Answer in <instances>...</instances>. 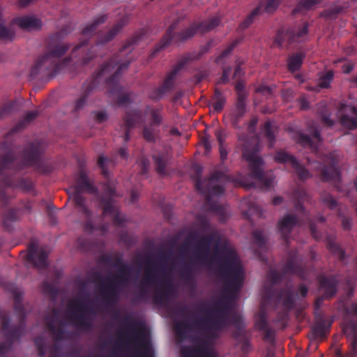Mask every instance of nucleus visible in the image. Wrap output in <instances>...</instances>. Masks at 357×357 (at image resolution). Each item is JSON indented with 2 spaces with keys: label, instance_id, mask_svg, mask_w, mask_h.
Instances as JSON below:
<instances>
[{
  "label": "nucleus",
  "instance_id": "nucleus-16",
  "mask_svg": "<svg viewBox=\"0 0 357 357\" xmlns=\"http://www.w3.org/2000/svg\"><path fill=\"white\" fill-rule=\"evenodd\" d=\"M282 303L287 311L295 307V294L291 286L278 290L273 287H266L261 293V306L265 309L268 306L275 307Z\"/></svg>",
  "mask_w": 357,
  "mask_h": 357
},
{
  "label": "nucleus",
  "instance_id": "nucleus-3",
  "mask_svg": "<svg viewBox=\"0 0 357 357\" xmlns=\"http://www.w3.org/2000/svg\"><path fill=\"white\" fill-rule=\"evenodd\" d=\"M0 155V199L7 204L9 197L6 190L8 188H20L28 191L32 188L29 179L20 177V172L26 167H34L37 171L47 174L52 169L46 164L42 156L45 150L43 144L35 140L28 142L22 151L21 159L15 153V150H3Z\"/></svg>",
  "mask_w": 357,
  "mask_h": 357
},
{
  "label": "nucleus",
  "instance_id": "nucleus-59",
  "mask_svg": "<svg viewBox=\"0 0 357 357\" xmlns=\"http://www.w3.org/2000/svg\"><path fill=\"white\" fill-rule=\"evenodd\" d=\"M18 220V211L15 208L8 210L4 214L3 223L7 226L8 222H15Z\"/></svg>",
  "mask_w": 357,
  "mask_h": 357
},
{
  "label": "nucleus",
  "instance_id": "nucleus-32",
  "mask_svg": "<svg viewBox=\"0 0 357 357\" xmlns=\"http://www.w3.org/2000/svg\"><path fill=\"white\" fill-rule=\"evenodd\" d=\"M296 141L298 144L304 148H308L312 152L315 153L318 151V144L322 140L320 130L314 128L312 132V135L304 134L302 132H298L295 135Z\"/></svg>",
  "mask_w": 357,
  "mask_h": 357
},
{
  "label": "nucleus",
  "instance_id": "nucleus-30",
  "mask_svg": "<svg viewBox=\"0 0 357 357\" xmlns=\"http://www.w3.org/2000/svg\"><path fill=\"white\" fill-rule=\"evenodd\" d=\"M47 252L39 248L36 243H31L29 246L26 259L38 268H46L48 266Z\"/></svg>",
  "mask_w": 357,
  "mask_h": 357
},
{
  "label": "nucleus",
  "instance_id": "nucleus-1",
  "mask_svg": "<svg viewBox=\"0 0 357 357\" xmlns=\"http://www.w3.org/2000/svg\"><path fill=\"white\" fill-rule=\"evenodd\" d=\"M106 20L107 15H102L86 26L82 33L83 40L73 49L70 56L63 62L59 61V59L67 52L70 45L58 41V34L52 36L46 52L36 59L32 66L30 78L40 81L48 80L59 73L62 67L70 61L79 66L90 63L96 56V48L112 41L127 24L128 17L123 16L107 32L99 33L96 44L90 46L89 38L95 33L98 26L105 23Z\"/></svg>",
  "mask_w": 357,
  "mask_h": 357
},
{
  "label": "nucleus",
  "instance_id": "nucleus-21",
  "mask_svg": "<svg viewBox=\"0 0 357 357\" xmlns=\"http://www.w3.org/2000/svg\"><path fill=\"white\" fill-rule=\"evenodd\" d=\"M110 70L111 66L109 64L102 66L97 73L93 74L84 83L80 96L75 101V112H79L84 108L91 91L98 87V84L102 82V78L105 77L107 73H109Z\"/></svg>",
  "mask_w": 357,
  "mask_h": 357
},
{
  "label": "nucleus",
  "instance_id": "nucleus-50",
  "mask_svg": "<svg viewBox=\"0 0 357 357\" xmlns=\"http://www.w3.org/2000/svg\"><path fill=\"white\" fill-rule=\"evenodd\" d=\"M142 136L146 142L151 143L155 142L157 137L155 126L144 125L142 130Z\"/></svg>",
  "mask_w": 357,
  "mask_h": 357
},
{
  "label": "nucleus",
  "instance_id": "nucleus-5",
  "mask_svg": "<svg viewBox=\"0 0 357 357\" xmlns=\"http://www.w3.org/2000/svg\"><path fill=\"white\" fill-rule=\"evenodd\" d=\"M121 323L125 327L118 331V348L129 351L132 347V357H153L144 324L129 315Z\"/></svg>",
  "mask_w": 357,
  "mask_h": 357
},
{
  "label": "nucleus",
  "instance_id": "nucleus-52",
  "mask_svg": "<svg viewBox=\"0 0 357 357\" xmlns=\"http://www.w3.org/2000/svg\"><path fill=\"white\" fill-rule=\"evenodd\" d=\"M347 8L345 6H335L329 9L324 10L321 16L328 19H335L337 16L344 11Z\"/></svg>",
  "mask_w": 357,
  "mask_h": 357
},
{
  "label": "nucleus",
  "instance_id": "nucleus-31",
  "mask_svg": "<svg viewBox=\"0 0 357 357\" xmlns=\"http://www.w3.org/2000/svg\"><path fill=\"white\" fill-rule=\"evenodd\" d=\"M301 219L296 215L287 214L278 224V229L284 241L287 244L293 229L301 225Z\"/></svg>",
  "mask_w": 357,
  "mask_h": 357
},
{
  "label": "nucleus",
  "instance_id": "nucleus-13",
  "mask_svg": "<svg viewBox=\"0 0 357 357\" xmlns=\"http://www.w3.org/2000/svg\"><path fill=\"white\" fill-rule=\"evenodd\" d=\"M282 273L272 269L268 271L267 280L270 284L264 285L262 292L266 287H273L274 289H276L275 285L281 282L283 275H296L302 280L306 279L307 275V263L297 249L289 250L287 252V261L282 268Z\"/></svg>",
  "mask_w": 357,
  "mask_h": 357
},
{
  "label": "nucleus",
  "instance_id": "nucleus-26",
  "mask_svg": "<svg viewBox=\"0 0 357 357\" xmlns=\"http://www.w3.org/2000/svg\"><path fill=\"white\" fill-rule=\"evenodd\" d=\"M61 310L53 307L50 312L45 316V321L47 329L56 340H62L65 338L66 330L63 323L59 321Z\"/></svg>",
  "mask_w": 357,
  "mask_h": 357
},
{
  "label": "nucleus",
  "instance_id": "nucleus-2",
  "mask_svg": "<svg viewBox=\"0 0 357 357\" xmlns=\"http://www.w3.org/2000/svg\"><path fill=\"white\" fill-rule=\"evenodd\" d=\"M106 20L107 15H102L86 26L82 33L83 40L73 49L70 56L63 62L59 61V59L67 52L70 45L58 41V34L52 36L46 52L36 59L32 66L30 78L40 81L48 80L59 73L62 67L70 61L79 66L90 63L96 56V48L112 41L127 24L128 17L123 16L107 32L99 33L96 44L90 46L89 38L95 33L98 26L105 23Z\"/></svg>",
  "mask_w": 357,
  "mask_h": 357
},
{
  "label": "nucleus",
  "instance_id": "nucleus-62",
  "mask_svg": "<svg viewBox=\"0 0 357 357\" xmlns=\"http://www.w3.org/2000/svg\"><path fill=\"white\" fill-rule=\"evenodd\" d=\"M252 236L255 244L259 248H263L266 245L265 238L261 231L255 230L252 232Z\"/></svg>",
  "mask_w": 357,
  "mask_h": 357
},
{
  "label": "nucleus",
  "instance_id": "nucleus-38",
  "mask_svg": "<svg viewBox=\"0 0 357 357\" xmlns=\"http://www.w3.org/2000/svg\"><path fill=\"white\" fill-rule=\"evenodd\" d=\"M247 99H236L234 107L231 112V123L236 128H239V123L244 116L247 108Z\"/></svg>",
  "mask_w": 357,
  "mask_h": 357
},
{
  "label": "nucleus",
  "instance_id": "nucleus-45",
  "mask_svg": "<svg viewBox=\"0 0 357 357\" xmlns=\"http://www.w3.org/2000/svg\"><path fill=\"white\" fill-rule=\"evenodd\" d=\"M233 325L236 327V331L234 333L236 338H239L241 336H245V324L241 315L234 314L230 319L229 318V326Z\"/></svg>",
  "mask_w": 357,
  "mask_h": 357
},
{
  "label": "nucleus",
  "instance_id": "nucleus-57",
  "mask_svg": "<svg viewBox=\"0 0 357 357\" xmlns=\"http://www.w3.org/2000/svg\"><path fill=\"white\" fill-rule=\"evenodd\" d=\"M234 88L236 93V99H248V93L245 91V84L242 81H238Z\"/></svg>",
  "mask_w": 357,
  "mask_h": 357
},
{
  "label": "nucleus",
  "instance_id": "nucleus-58",
  "mask_svg": "<svg viewBox=\"0 0 357 357\" xmlns=\"http://www.w3.org/2000/svg\"><path fill=\"white\" fill-rule=\"evenodd\" d=\"M35 344L38 351V357H46V344L44 338L37 337L35 340Z\"/></svg>",
  "mask_w": 357,
  "mask_h": 357
},
{
  "label": "nucleus",
  "instance_id": "nucleus-56",
  "mask_svg": "<svg viewBox=\"0 0 357 357\" xmlns=\"http://www.w3.org/2000/svg\"><path fill=\"white\" fill-rule=\"evenodd\" d=\"M137 163L140 168L139 174L142 176L147 175L150 167V161L149 158L142 155L137 159Z\"/></svg>",
  "mask_w": 357,
  "mask_h": 357
},
{
  "label": "nucleus",
  "instance_id": "nucleus-12",
  "mask_svg": "<svg viewBox=\"0 0 357 357\" xmlns=\"http://www.w3.org/2000/svg\"><path fill=\"white\" fill-rule=\"evenodd\" d=\"M131 266L124 263L113 277L107 278V284L101 283L100 293L106 307H114L119 301L121 294L128 286Z\"/></svg>",
  "mask_w": 357,
  "mask_h": 357
},
{
  "label": "nucleus",
  "instance_id": "nucleus-22",
  "mask_svg": "<svg viewBox=\"0 0 357 357\" xmlns=\"http://www.w3.org/2000/svg\"><path fill=\"white\" fill-rule=\"evenodd\" d=\"M324 160V162H314L312 164V168L318 172V176L320 180L326 181H339L340 172L337 167V161L335 158L329 155H326Z\"/></svg>",
  "mask_w": 357,
  "mask_h": 357
},
{
  "label": "nucleus",
  "instance_id": "nucleus-51",
  "mask_svg": "<svg viewBox=\"0 0 357 357\" xmlns=\"http://www.w3.org/2000/svg\"><path fill=\"white\" fill-rule=\"evenodd\" d=\"M263 132L264 136L269 142V147L272 148L275 142V137L271 123L267 121L264 124Z\"/></svg>",
  "mask_w": 357,
  "mask_h": 357
},
{
  "label": "nucleus",
  "instance_id": "nucleus-35",
  "mask_svg": "<svg viewBox=\"0 0 357 357\" xmlns=\"http://www.w3.org/2000/svg\"><path fill=\"white\" fill-rule=\"evenodd\" d=\"M153 295V301L157 305H164L174 292V286L172 279H164L162 284L160 285Z\"/></svg>",
  "mask_w": 357,
  "mask_h": 357
},
{
  "label": "nucleus",
  "instance_id": "nucleus-25",
  "mask_svg": "<svg viewBox=\"0 0 357 357\" xmlns=\"http://www.w3.org/2000/svg\"><path fill=\"white\" fill-rule=\"evenodd\" d=\"M39 113L37 110L28 112L22 119L20 120L5 135L4 141L1 144V150H15L13 144L15 134L21 132L26 126L33 121Z\"/></svg>",
  "mask_w": 357,
  "mask_h": 357
},
{
  "label": "nucleus",
  "instance_id": "nucleus-61",
  "mask_svg": "<svg viewBox=\"0 0 357 357\" xmlns=\"http://www.w3.org/2000/svg\"><path fill=\"white\" fill-rule=\"evenodd\" d=\"M239 40H234L216 59V62L220 63L221 60L227 56L238 44Z\"/></svg>",
  "mask_w": 357,
  "mask_h": 357
},
{
  "label": "nucleus",
  "instance_id": "nucleus-46",
  "mask_svg": "<svg viewBox=\"0 0 357 357\" xmlns=\"http://www.w3.org/2000/svg\"><path fill=\"white\" fill-rule=\"evenodd\" d=\"M334 78V73L333 70H328L322 74L318 80V87L321 89H328L331 87V84Z\"/></svg>",
  "mask_w": 357,
  "mask_h": 357
},
{
  "label": "nucleus",
  "instance_id": "nucleus-55",
  "mask_svg": "<svg viewBox=\"0 0 357 357\" xmlns=\"http://www.w3.org/2000/svg\"><path fill=\"white\" fill-rule=\"evenodd\" d=\"M321 202L331 210L335 209L337 206V200L330 193L324 192L321 195Z\"/></svg>",
  "mask_w": 357,
  "mask_h": 357
},
{
  "label": "nucleus",
  "instance_id": "nucleus-41",
  "mask_svg": "<svg viewBox=\"0 0 357 357\" xmlns=\"http://www.w3.org/2000/svg\"><path fill=\"white\" fill-rule=\"evenodd\" d=\"M162 107H153L151 105L146 107V112L150 116L149 125L151 126L160 127L163 121Z\"/></svg>",
  "mask_w": 357,
  "mask_h": 357
},
{
  "label": "nucleus",
  "instance_id": "nucleus-42",
  "mask_svg": "<svg viewBox=\"0 0 357 357\" xmlns=\"http://www.w3.org/2000/svg\"><path fill=\"white\" fill-rule=\"evenodd\" d=\"M305 58V54L302 52H296L289 55L287 59L288 70L291 73L299 70Z\"/></svg>",
  "mask_w": 357,
  "mask_h": 357
},
{
  "label": "nucleus",
  "instance_id": "nucleus-36",
  "mask_svg": "<svg viewBox=\"0 0 357 357\" xmlns=\"http://www.w3.org/2000/svg\"><path fill=\"white\" fill-rule=\"evenodd\" d=\"M13 22L20 29L25 31H37L40 29L43 26L41 20L34 15L16 17Z\"/></svg>",
  "mask_w": 357,
  "mask_h": 357
},
{
  "label": "nucleus",
  "instance_id": "nucleus-39",
  "mask_svg": "<svg viewBox=\"0 0 357 357\" xmlns=\"http://www.w3.org/2000/svg\"><path fill=\"white\" fill-rule=\"evenodd\" d=\"M331 325L323 317H319L312 328V335L316 340H323L329 332Z\"/></svg>",
  "mask_w": 357,
  "mask_h": 357
},
{
  "label": "nucleus",
  "instance_id": "nucleus-44",
  "mask_svg": "<svg viewBox=\"0 0 357 357\" xmlns=\"http://www.w3.org/2000/svg\"><path fill=\"white\" fill-rule=\"evenodd\" d=\"M327 249L333 254L337 255L342 262L345 259V252L342 249L340 245L336 243L335 238L331 235H328L326 238Z\"/></svg>",
  "mask_w": 357,
  "mask_h": 357
},
{
  "label": "nucleus",
  "instance_id": "nucleus-60",
  "mask_svg": "<svg viewBox=\"0 0 357 357\" xmlns=\"http://www.w3.org/2000/svg\"><path fill=\"white\" fill-rule=\"evenodd\" d=\"M15 106L14 102H8L0 107V119L8 116L13 112Z\"/></svg>",
  "mask_w": 357,
  "mask_h": 357
},
{
  "label": "nucleus",
  "instance_id": "nucleus-29",
  "mask_svg": "<svg viewBox=\"0 0 357 357\" xmlns=\"http://www.w3.org/2000/svg\"><path fill=\"white\" fill-rule=\"evenodd\" d=\"M145 120L142 112L139 109L127 111L123 118V122L121 125L124 130L123 138L125 142H128L130 139V130L137 125H144Z\"/></svg>",
  "mask_w": 357,
  "mask_h": 357
},
{
  "label": "nucleus",
  "instance_id": "nucleus-23",
  "mask_svg": "<svg viewBox=\"0 0 357 357\" xmlns=\"http://www.w3.org/2000/svg\"><path fill=\"white\" fill-rule=\"evenodd\" d=\"M293 197L295 200L294 206L296 211L301 213L302 218L304 219L303 221L306 220L308 222L309 229L312 237L316 241H319L321 238V234L317 230L314 220L310 219L309 213L303 206V202L309 199L306 190L302 188H296L293 192Z\"/></svg>",
  "mask_w": 357,
  "mask_h": 357
},
{
  "label": "nucleus",
  "instance_id": "nucleus-53",
  "mask_svg": "<svg viewBox=\"0 0 357 357\" xmlns=\"http://www.w3.org/2000/svg\"><path fill=\"white\" fill-rule=\"evenodd\" d=\"M191 60V57L189 55L182 56L177 64L168 73L171 77L176 79L178 72Z\"/></svg>",
  "mask_w": 357,
  "mask_h": 357
},
{
  "label": "nucleus",
  "instance_id": "nucleus-20",
  "mask_svg": "<svg viewBox=\"0 0 357 357\" xmlns=\"http://www.w3.org/2000/svg\"><path fill=\"white\" fill-rule=\"evenodd\" d=\"M116 196L115 188L110 181L104 183L103 195L100 199L104 215H109L113 217V222L115 225L120 226L124 222V218L121 216L119 209L115 205L114 197Z\"/></svg>",
  "mask_w": 357,
  "mask_h": 357
},
{
  "label": "nucleus",
  "instance_id": "nucleus-28",
  "mask_svg": "<svg viewBox=\"0 0 357 357\" xmlns=\"http://www.w3.org/2000/svg\"><path fill=\"white\" fill-rule=\"evenodd\" d=\"M280 2V0H266L265 3L263 1H260L257 6L240 24L239 29L244 30L248 28L264 11L268 13H273L278 7Z\"/></svg>",
  "mask_w": 357,
  "mask_h": 357
},
{
  "label": "nucleus",
  "instance_id": "nucleus-43",
  "mask_svg": "<svg viewBox=\"0 0 357 357\" xmlns=\"http://www.w3.org/2000/svg\"><path fill=\"white\" fill-rule=\"evenodd\" d=\"M181 354L182 357H213L212 352L202 347L195 349L183 347L181 349Z\"/></svg>",
  "mask_w": 357,
  "mask_h": 357
},
{
  "label": "nucleus",
  "instance_id": "nucleus-63",
  "mask_svg": "<svg viewBox=\"0 0 357 357\" xmlns=\"http://www.w3.org/2000/svg\"><path fill=\"white\" fill-rule=\"evenodd\" d=\"M181 275L187 282H190L193 280V271L191 267H185L181 272Z\"/></svg>",
  "mask_w": 357,
  "mask_h": 357
},
{
  "label": "nucleus",
  "instance_id": "nucleus-8",
  "mask_svg": "<svg viewBox=\"0 0 357 357\" xmlns=\"http://www.w3.org/2000/svg\"><path fill=\"white\" fill-rule=\"evenodd\" d=\"M222 250L225 256L222 259H219L218 270L225 281V295L222 300H227L231 304L242 287L243 270L234 249H230L227 245H223Z\"/></svg>",
  "mask_w": 357,
  "mask_h": 357
},
{
  "label": "nucleus",
  "instance_id": "nucleus-64",
  "mask_svg": "<svg viewBox=\"0 0 357 357\" xmlns=\"http://www.w3.org/2000/svg\"><path fill=\"white\" fill-rule=\"evenodd\" d=\"M356 346L357 340H352L350 344L349 351L344 354H340L339 357H356V356L357 355Z\"/></svg>",
  "mask_w": 357,
  "mask_h": 357
},
{
  "label": "nucleus",
  "instance_id": "nucleus-54",
  "mask_svg": "<svg viewBox=\"0 0 357 357\" xmlns=\"http://www.w3.org/2000/svg\"><path fill=\"white\" fill-rule=\"evenodd\" d=\"M340 123L347 129L354 130L357 128V117H350L344 114L340 118Z\"/></svg>",
  "mask_w": 357,
  "mask_h": 357
},
{
  "label": "nucleus",
  "instance_id": "nucleus-37",
  "mask_svg": "<svg viewBox=\"0 0 357 357\" xmlns=\"http://www.w3.org/2000/svg\"><path fill=\"white\" fill-rule=\"evenodd\" d=\"M175 80L176 79L167 74L162 84L151 91L149 94V98L153 101H158L162 99L165 94L173 89Z\"/></svg>",
  "mask_w": 357,
  "mask_h": 357
},
{
  "label": "nucleus",
  "instance_id": "nucleus-40",
  "mask_svg": "<svg viewBox=\"0 0 357 357\" xmlns=\"http://www.w3.org/2000/svg\"><path fill=\"white\" fill-rule=\"evenodd\" d=\"M153 160L155 164L156 172L160 176L167 174L166 167L168 165L169 157L167 153H158L153 155Z\"/></svg>",
  "mask_w": 357,
  "mask_h": 357
},
{
  "label": "nucleus",
  "instance_id": "nucleus-27",
  "mask_svg": "<svg viewBox=\"0 0 357 357\" xmlns=\"http://www.w3.org/2000/svg\"><path fill=\"white\" fill-rule=\"evenodd\" d=\"M274 158L278 163H289L301 181L307 180L312 176L309 171L298 162L294 156L283 150L278 151Z\"/></svg>",
  "mask_w": 357,
  "mask_h": 357
},
{
  "label": "nucleus",
  "instance_id": "nucleus-15",
  "mask_svg": "<svg viewBox=\"0 0 357 357\" xmlns=\"http://www.w3.org/2000/svg\"><path fill=\"white\" fill-rule=\"evenodd\" d=\"M73 191V198L75 208L82 214L85 219L90 218L91 214L86 206V199L82 196V193L89 192L96 194L98 192L97 188L89 181V178L84 169H80L76 178V183L70 189Z\"/></svg>",
  "mask_w": 357,
  "mask_h": 357
},
{
  "label": "nucleus",
  "instance_id": "nucleus-34",
  "mask_svg": "<svg viewBox=\"0 0 357 357\" xmlns=\"http://www.w3.org/2000/svg\"><path fill=\"white\" fill-rule=\"evenodd\" d=\"M319 288L326 299L334 297L337 291L338 281L335 275L321 276L319 278Z\"/></svg>",
  "mask_w": 357,
  "mask_h": 357
},
{
  "label": "nucleus",
  "instance_id": "nucleus-17",
  "mask_svg": "<svg viewBox=\"0 0 357 357\" xmlns=\"http://www.w3.org/2000/svg\"><path fill=\"white\" fill-rule=\"evenodd\" d=\"M258 147L254 146L252 149L244 148L243 156L248 162L250 176L251 178L259 181L266 188L271 186L273 181L272 173L264 172L262 169L263 159L257 155Z\"/></svg>",
  "mask_w": 357,
  "mask_h": 357
},
{
  "label": "nucleus",
  "instance_id": "nucleus-6",
  "mask_svg": "<svg viewBox=\"0 0 357 357\" xmlns=\"http://www.w3.org/2000/svg\"><path fill=\"white\" fill-rule=\"evenodd\" d=\"M121 323L125 327L118 331V348L129 351L132 347V357H153L144 324L129 315Z\"/></svg>",
  "mask_w": 357,
  "mask_h": 357
},
{
  "label": "nucleus",
  "instance_id": "nucleus-10",
  "mask_svg": "<svg viewBox=\"0 0 357 357\" xmlns=\"http://www.w3.org/2000/svg\"><path fill=\"white\" fill-rule=\"evenodd\" d=\"M14 296V308L19 317V324L10 327L9 314L0 310V324L4 333L6 342L0 344V356H3L11 348L15 341L19 340L25 329L26 310L22 304V294L16 288L11 289Z\"/></svg>",
  "mask_w": 357,
  "mask_h": 357
},
{
  "label": "nucleus",
  "instance_id": "nucleus-33",
  "mask_svg": "<svg viewBox=\"0 0 357 357\" xmlns=\"http://www.w3.org/2000/svg\"><path fill=\"white\" fill-rule=\"evenodd\" d=\"M256 328L263 333V339L267 342H272L275 337L274 330L269 326L266 309L261 306L255 321Z\"/></svg>",
  "mask_w": 357,
  "mask_h": 357
},
{
  "label": "nucleus",
  "instance_id": "nucleus-4",
  "mask_svg": "<svg viewBox=\"0 0 357 357\" xmlns=\"http://www.w3.org/2000/svg\"><path fill=\"white\" fill-rule=\"evenodd\" d=\"M232 308L231 304L227 300H220L215 303L211 312L213 318L208 311L207 317L201 319H185L174 323V329L177 337L184 340L190 332L194 329H203L206 335L212 339L218 337V333L229 326V314Z\"/></svg>",
  "mask_w": 357,
  "mask_h": 357
},
{
  "label": "nucleus",
  "instance_id": "nucleus-7",
  "mask_svg": "<svg viewBox=\"0 0 357 357\" xmlns=\"http://www.w3.org/2000/svg\"><path fill=\"white\" fill-rule=\"evenodd\" d=\"M139 40L138 36L130 38L126 43L120 49L119 52L111 57L102 66L109 65L111 70L102 78V82H105L108 89V93L111 95H117L116 102L119 105L129 104L130 100V93H122L123 88L119 84V80L122 73L125 72L130 64V59H122L124 54L130 52L133 50V46Z\"/></svg>",
  "mask_w": 357,
  "mask_h": 357
},
{
  "label": "nucleus",
  "instance_id": "nucleus-11",
  "mask_svg": "<svg viewBox=\"0 0 357 357\" xmlns=\"http://www.w3.org/2000/svg\"><path fill=\"white\" fill-rule=\"evenodd\" d=\"M220 23V18L215 16L199 24L193 23L182 31L174 33L178 25V21H176L168 27L162 38L155 45L150 54V57L151 59L155 57L160 52L167 47L172 41L176 43L184 42L192 38L198 31L204 33L214 29Z\"/></svg>",
  "mask_w": 357,
  "mask_h": 357
},
{
  "label": "nucleus",
  "instance_id": "nucleus-24",
  "mask_svg": "<svg viewBox=\"0 0 357 357\" xmlns=\"http://www.w3.org/2000/svg\"><path fill=\"white\" fill-rule=\"evenodd\" d=\"M307 33L308 24L306 22L299 25L298 28H289L286 31L283 29H279L276 33L273 45L282 47L286 38H287L289 43L298 42Z\"/></svg>",
  "mask_w": 357,
  "mask_h": 357
},
{
  "label": "nucleus",
  "instance_id": "nucleus-9",
  "mask_svg": "<svg viewBox=\"0 0 357 357\" xmlns=\"http://www.w3.org/2000/svg\"><path fill=\"white\" fill-rule=\"evenodd\" d=\"M195 169V185L196 190L199 191L201 194L205 197L204 208L207 211L215 213L222 218H224L226 215L225 206L213 200V197L222 195L225 192V189L220 183L225 181L227 176L222 172H215L208 179L202 181L201 178L202 172V167L197 166Z\"/></svg>",
  "mask_w": 357,
  "mask_h": 357
},
{
  "label": "nucleus",
  "instance_id": "nucleus-19",
  "mask_svg": "<svg viewBox=\"0 0 357 357\" xmlns=\"http://www.w3.org/2000/svg\"><path fill=\"white\" fill-rule=\"evenodd\" d=\"M90 314H94L93 307L82 300H77L72 305L70 317L77 328L89 331L93 326Z\"/></svg>",
  "mask_w": 357,
  "mask_h": 357
},
{
  "label": "nucleus",
  "instance_id": "nucleus-49",
  "mask_svg": "<svg viewBox=\"0 0 357 357\" xmlns=\"http://www.w3.org/2000/svg\"><path fill=\"white\" fill-rule=\"evenodd\" d=\"M43 293L49 296L52 300L55 299L59 291L55 284L47 281H44L41 284Z\"/></svg>",
  "mask_w": 357,
  "mask_h": 357
},
{
  "label": "nucleus",
  "instance_id": "nucleus-18",
  "mask_svg": "<svg viewBox=\"0 0 357 357\" xmlns=\"http://www.w3.org/2000/svg\"><path fill=\"white\" fill-rule=\"evenodd\" d=\"M156 264L151 258L146 260V268L143 277L139 283V289L136 294L135 301L136 302H142L147 300L149 296L148 289L153 287H159L162 284L164 279H170L162 274L161 277H158L156 271Z\"/></svg>",
  "mask_w": 357,
  "mask_h": 357
},
{
  "label": "nucleus",
  "instance_id": "nucleus-47",
  "mask_svg": "<svg viewBox=\"0 0 357 357\" xmlns=\"http://www.w3.org/2000/svg\"><path fill=\"white\" fill-rule=\"evenodd\" d=\"M343 332L348 337L352 340H357V321H349L343 328Z\"/></svg>",
  "mask_w": 357,
  "mask_h": 357
},
{
  "label": "nucleus",
  "instance_id": "nucleus-48",
  "mask_svg": "<svg viewBox=\"0 0 357 357\" xmlns=\"http://www.w3.org/2000/svg\"><path fill=\"white\" fill-rule=\"evenodd\" d=\"M226 102V99L222 93L218 89H215L214 94V102H213V109L217 112H221Z\"/></svg>",
  "mask_w": 357,
  "mask_h": 357
},
{
  "label": "nucleus",
  "instance_id": "nucleus-14",
  "mask_svg": "<svg viewBox=\"0 0 357 357\" xmlns=\"http://www.w3.org/2000/svg\"><path fill=\"white\" fill-rule=\"evenodd\" d=\"M213 234L202 236L195 247L196 261L200 264H216L219 268V259H222L225 254L222 250L223 245H227L230 249H233L227 241L220 245L218 241L215 249L210 256V248L213 241Z\"/></svg>",
  "mask_w": 357,
  "mask_h": 357
}]
</instances>
